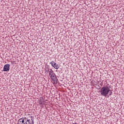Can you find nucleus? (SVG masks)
<instances>
[{
    "instance_id": "f03ea898",
    "label": "nucleus",
    "mask_w": 124,
    "mask_h": 124,
    "mask_svg": "<svg viewBox=\"0 0 124 124\" xmlns=\"http://www.w3.org/2000/svg\"><path fill=\"white\" fill-rule=\"evenodd\" d=\"M47 72H48L49 75L54 84H58V78H57V76H56V74L54 72V71H53L52 69H48Z\"/></svg>"
},
{
    "instance_id": "39448f33",
    "label": "nucleus",
    "mask_w": 124,
    "mask_h": 124,
    "mask_svg": "<svg viewBox=\"0 0 124 124\" xmlns=\"http://www.w3.org/2000/svg\"><path fill=\"white\" fill-rule=\"evenodd\" d=\"M55 69H59L60 68V66L57 63H54V66L53 67Z\"/></svg>"
},
{
    "instance_id": "f257e3e1",
    "label": "nucleus",
    "mask_w": 124,
    "mask_h": 124,
    "mask_svg": "<svg viewBox=\"0 0 124 124\" xmlns=\"http://www.w3.org/2000/svg\"><path fill=\"white\" fill-rule=\"evenodd\" d=\"M100 93H101V95L102 96H105V97H107V96H110V95H112V93L113 92L112 90H110L109 87L108 86H103L101 89V91H100Z\"/></svg>"
},
{
    "instance_id": "20e7f679",
    "label": "nucleus",
    "mask_w": 124,
    "mask_h": 124,
    "mask_svg": "<svg viewBox=\"0 0 124 124\" xmlns=\"http://www.w3.org/2000/svg\"><path fill=\"white\" fill-rule=\"evenodd\" d=\"M9 69H10V65L6 64L3 67V71H9Z\"/></svg>"
},
{
    "instance_id": "1a4fd4ad",
    "label": "nucleus",
    "mask_w": 124,
    "mask_h": 124,
    "mask_svg": "<svg viewBox=\"0 0 124 124\" xmlns=\"http://www.w3.org/2000/svg\"><path fill=\"white\" fill-rule=\"evenodd\" d=\"M77 124V123H74V124Z\"/></svg>"
},
{
    "instance_id": "423d86ee",
    "label": "nucleus",
    "mask_w": 124,
    "mask_h": 124,
    "mask_svg": "<svg viewBox=\"0 0 124 124\" xmlns=\"http://www.w3.org/2000/svg\"><path fill=\"white\" fill-rule=\"evenodd\" d=\"M50 64H51V66H52L53 67H54V66H55V62H54V61H52L51 62H50Z\"/></svg>"
},
{
    "instance_id": "7ed1b4c3",
    "label": "nucleus",
    "mask_w": 124,
    "mask_h": 124,
    "mask_svg": "<svg viewBox=\"0 0 124 124\" xmlns=\"http://www.w3.org/2000/svg\"><path fill=\"white\" fill-rule=\"evenodd\" d=\"M18 124H31V123L30 119L25 117L19 119Z\"/></svg>"
},
{
    "instance_id": "0eeeda50",
    "label": "nucleus",
    "mask_w": 124,
    "mask_h": 124,
    "mask_svg": "<svg viewBox=\"0 0 124 124\" xmlns=\"http://www.w3.org/2000/svg\"><path fill=\"white\" fill-rule=\"evenodd\" d=\"M44 102V101H43V100H41V99H40V100L39 101V103L40 105H42L43 104Z\"/></svg>"
},
{
    "instance_id": "6e6552de",
    "label": "nucleus",
    "mask_w": 124,
    "mask_h": 124,
    "mask_svg": "<svg viewBox=\"0 0 124 124\" xmlns=\"http://www.w3.org/2000/svg\"><path fill=\"white\" fill-rule=\"evenodd\" d=\"M31 124H34V122L33 121V120H32V119H31Z\"/></svg>"
}]
</instances>
